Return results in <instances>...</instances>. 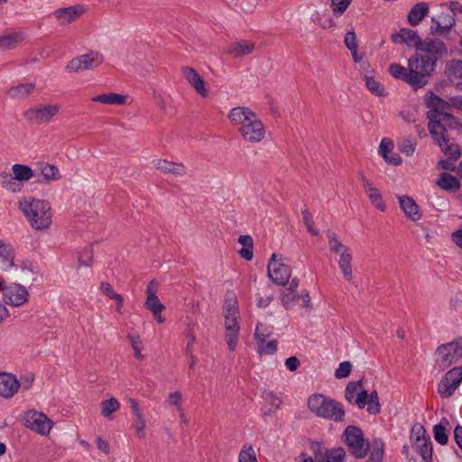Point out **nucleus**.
I'll return each mask as SVG.
<instances>
[{
  "label": "nucleus",
  "mask_w": 462,
  "mask_h": 462,
  "mask_svg": "<svg viewBox=\"0 0 462 462\" xmlns=\"http://www.w3.org/2000/svg\"><path fill=\"white\" fill-rule=\"evenodd\" d=\"M344 43L349 51H355V48H358L357 38L355 32H347L345 35Z\"/></svg>",
  "instance_id": "obj_61"
},
{
  "label": "nucleus",
  "mask_w": 462,
  "mask_h": 462,
  "mask_svg": "<svg viewBox=\"0 0 462 462\" xmlns=\"http://www.w3.org/2000/svg\"><path fill=\"white\" fill-rule=\"evenodd\" d=\"M436 185L448 192H456L460 189V181L458 179L447 172H443L439 175Z\"/></svg>",
  "instance_id": "obj_32"
},
{
  "label": "nucleus",
  "mask_w": 462,
  "mask_h": 462,
  "mask_svg": "<svg viewBox=\"0 0 462 462\" xmlns=\"http://www.w3.org/2000/svg\"><path fill=\"white\" fill-rule=\"evenodd\" d=\"M238 462H258L256 453L252 446L245 445L238 457Z\"/></svg>",
  "instance_id": "obj_52"
},
{
  "label": "nucleus",
  "mask_w": 462,
  "mask_h": 462,
  "mask_svg": "<svg viewBox=\"0 0 462 462\" xmlns=\"http://www.w3.org/2000/svg\"><path fill=\"white\" fill-rule=\"evenodd\" d=\"M257 350L262 355H273L277 350L276 340H258L255 341Z\"/></svg>",
  "instance_id": "obj_50"
},
{
  "label": "nucleus",
  "mask_w": 462,
  "mask_h": 462,
  "mask_svg": "<svg viewBox=\"0 0 462 462\" xmlns=\"http://www.w3.org/2000/svg\"><path fill=\"white\" fill-rule=\"evenodd\" d=\"M393 142L389 138H383L379 146V154L387 163L392 165H400L402 163V158L393 151Z\"/></svg>",
  "instance_id": "obj_29"
},
{
  "label": "nucleus",
  "mask_w": 462,
  "mask_h": 462,
  "mask_svg": "<svg viewBox=\"0 0 462 462\" xmlns=\"http://www.w3.org/2000/svg\"><path fill=\"white\" fill-rule=\"evenodd\" d=\"M224 317H239L238 300L234 292H227L223 304Z\"/></svg>",
  "instance_id": "obj_35"
},
{
  "label": "nucleus",
  "mask_w": 462,
  "mask_h": 462,
  "mask_svg": "<svg viewBox=\"0 0 462 462\" xmlns=\"http://www.w3.org/2000/svg\"><path fill=\"white\" fill-rule=\"evenodd\" d=\"M30 293L26 287L19 283L6 285L2 296L3 303L6 306L19 308L29 301Z\"/></svg>",
  "instance_id": "obj_12"
},
{
  "label": "nucleus",
  "mask_w": 462,
  "mask_h": 462,
  "mask_svg": "<svg viewBox=\"0 0 462 462\" xmlns=\"http://www.w3.org/2000/svg\"><path fill=\"white\" fill-rule=\"evenodd\" d=\"M310 411L319 417L340 421L345 416L342 405L322 394H313L308 400Z\"/></svg>",
  "instance_id": "obj_5"
},
{
  "label": "nucleus",
  "mask_w": 462,
  "mask_h": 462,
  "mask_svg": "<svg viewBox=\"0 0 462 462\" xmlns=\"http://www.w3.org/2000/svg\"><path fill=\"white\" fill-rule=\"evenodd\" d=\"M408 65L410 85L416 88L425 86L435 69V60L429 55L414 54L409 59Z\"/></svg>",
  "instance_id": "obj_4"
},
{
  "label": "nucleus",
  "mask_w": 462,
  "mask_h": 462,
  "mask_svg": "<svg viewBox=\"0 0 462 462\" xmlns=\"http://www.w3.org/2000/svg\"><path fill=\"white\" fill-rule=\"evenodd\" d=\"M416 450L421 455L424 460L428 461L431 458L432 447L430 437L424 439H418L412 443Z\"/></svg>",
  "instance_id": "obj_43"
},
{
  "label": "nucleus",
  "mask_w": 462,
  "mask_h": 462,
  "mask_svg": "<svg viewBox=\"0 0 462 462\" xmlns=\"http://www.w3.org/2000/svg\"><path fill=\"white\" fill-rule=\"evenodd\" d=\"M398 202L405 217L411 221H419L422 217V212L417 202L410 196H398Z\"/></svg>",
  "instance_id": "obj_21"
},
{
  "label": "nucleus",
  "mask_w": 462,
  "mask_h": 462,
  "mask_svg": "<svg viewBox=\"0 0 462 462\" xmlns=\"http://www.w3.org/2000/svg\"><path fill=\"white\" fill-rule=\"evenodd\" d=\"M79 263L83 266H90L93 263L92 248L87 247L79 256Z\"/></svg>",
  "instance_id": "obj_60"
},
{
  "label": "nucleus",
  "mask_w": 462,
  "mask_h": 462,
  "mask_svg": "<svg viewBox=\"0 0 462 462\" xmlns=\"http://www.w3.org/2000/svg\"><path fill=\"white\" fill-rule=\"evenodd\" d=\"M35 90V85L33 83H19L17 85L11 86L6 90V96L13 100H22L28 98Z\"/></svg>",
  "instance_id": "obj_30"
},
{
  "label": "nucleus",
  "mask_w": 462,
  "mask_h": 462,
  "mask_svg": "<svg viewBox=\"0 0 462 462\" xmlns=\"http://www.w3.org/2000/svg\"><path fill=\"white\" fill-rule=\"evenodd\" d=\"M152 167L161 173L171 174L176 178H183L188 174V168L181 162L157 158L152 160Z\"/></svg>",
  "instance_id": "obj_16"
},
{
  "label": "nucleus",
  "mask_w": 462,
  "mask_h": 462,
  "mask_svg": "<svg viewBox=\"0 0 462 462\" xmlns=\"http://www.w3.org/2000/svg\"><path fill=\"white\" fill-rule=\"evenodd\" d=\"M419 51L429 53L430 55V57L432 58L435 62L448 51L443 42L432 39L422 41Z\"/></svg>",
  "instance_id": "obj_28"
},
{
  "label": "nucleus",
  "mask_w": 462,
  "mask_h": 462,
  "mask_svg": "<svg viewBox=\"0 0 462 462\" xmlns=\"http://www.w3.org/2000/svg\"><path fill=\"white\" fill-rule=\"evenodd\" d=\"M61 106L58 103H39L26 108L22 116L31 125H48L60 115Z\"/></svg>",
  "instance_id": "obj_6"
},
{
  "label": "nucleus",
  "mask_w": 462,
  "mask_h": 462,
  "mask_svg": "<svg viewBox=\"0 0 462 462\" xmlns=\"http://www.w3.org/2000/svg\"><path fill=\"white\" fill-rule=\"evenodd\" d=\"M273 333L272 328L263 322H259L256 326L255 331H254V340H266Z\"/></svg>",
  "instance_id": "obj_51"
},
{
  "label": "nucleus",
  "mask_w": 462,
  "mask_h": 462,
  "mask_svg": "<svg viewBox=\"0 0 462 462\" xmlns=\"http://www.w3.org/2000/svg\"><path fill=\"white\" fill-rule=\"evenodd\" d=\"M120 407L121 404L119 401L115 397H111L100 402V413L104 418L113 420L114 413L118 411Z\"/></svg>",
  "instance_id": "obj_36"
},
{
  "label": "nucleus",
  "mask_w": 462,
  "mask_h": 462,
  "mask_svg": "<svg viewBox=\"0 0 462 462\" xmlns=\"http://www.w3.org/2000/svg\"><path fill=\"white\" fill-rule=\"evenodd\" d=\"M462 382V365L448 370L440 380L438 392L441 397H450Z\"/></svg>",
  "instance_id": "obj_13"
},
{
  "label": "nucleus",
  "mask_w": 462,
  "mask_h": 462,
  "mask_svg": "<svg viewBox=\"0 0 462 462\" xmlns=\"http://www.w3.org/2000/svg\"><path fill=\"white\" fill-rule=\"evenodd\" d=\"M20 390L18 379L13 374L0 373V397L11 399Z\"/></svg>",
  "instance_id": "obj_19"
},
{
  "label": "nucleus",
  "mask_w": 462,
  "mask_h": 462,
  "mask_svg": "<svg viewBox=\"0 0 462 462\" xmlns=\"http://www.w3.org/2000/svg\"><path fill=\"white\" fill-rule=\"evenodd\" d=\"M136 437L143 439L145 437L146 420L144 416L134 417L132 424Z\"/></svg>",
  "instance_id": "obj_54"
},
{
  "label": "nucleus",
  "mask_w": 462,
  "mask_h": 462,
  "mask_svg": "<svg viewBox=\"0 0 462 462\" xmlns=\"http://www.w3.org/2000/svg\"><path fill=\"white\" fill-rule=\"evenodd\" d=\"M364 390L361 381L351 382L346 388L345 397L349 402L355 403L357 396H359L360 393Z\"/></svg>",
  "instance_id": "obj_46"
},
{
  "label": "nucleus",
  "mask_w": 462,
  "mask_h": 462,
  "mask_svg": "<svg viewBox=\"0 0 462 462\" xmlns=\"http://www.w3.org/2000/svg\"><path fill=\"white\" fill-rule=\"evenodd\" d=\"M166 403L174 408L180 414L181 420H185V414L183 410V395L180 391H174L170 393L166 398Z\"/></svg>",
  "instance_id": "obj_39"
},
{
  "label": "nucleus",
  "mask_w": 462,
  "mask_h": 462,
  "mask_svg": "<svg viewBox=\"0 0 462 462\" xmlns=\"http://www.w3.org/2000/svg\"><path fill=\"white\" fill-rule=\"evenodd\" d=\"M105 61L104 55L97 51H89L71 59L66 65V70L77 73L85 70L95 69Z\"/></svg>",
  "instance_id": "obj_10"
},
{
  "label": "nucleus",
  "mask_w": 462,
  "mask_h": 462,
  "mask_svg": "<svg viewBox=\"0 0 462 462\" xmlns=\"http://www.w3.org/2000/svg\"><path fill=\"white\" fill-rule=\"evenodd\" d=\"M339 260H338V266L343 273V276L347 281H350L353 277V271H352V253L351 250L348 249L346 252L341 253L338 254Z\"/></svg>",
  "instance_id": "obj_37"
},
{
  "label": "nucleus",
  "mask_w": 462,
  "mask_h": 462,
  "mask_svg": "<svg viewBox=\"0 0 462 462\" xmlns=\"http://www.w3.org/2000/svg\"><path fill=\"white\" fill-rule=\"evenodd\" d=\"M92 101L112 106H129L133 103V99L129 95H123L114 92H108L96 96L92 97Z\"/></svg>",
  "instance_id": "obj_25"
},
{
  "label": "nucleus",
  "mask_w": 462,
  "mask_h": 462,
  "mask_svg": "<svg viewBox=\"0 0 462 462\" xmlns=\"http://www.w3.org/2000/svg\"><path fill=\"white\" fill-rule=\"evenodd\" d=\"M430 6L425 2L417 3L408 14L407 20L411 26L418 25L429 14Z\"/></svg>",
  "instance_id": "obj_31"
},
{
  "label": "nucleus",
  "mask_w": 462,
  "mask_h": 462,
  "mask_svg": "<svg viewBox=\"0 0 462 462\" xmlns=\"http://www.w3.org/2000/svg\"><path fill=\"white\" fill-rule=\"evenodd\" d=\"M14 252L11 245L0 240V264L5 270L14 266Z\"/></svg>",
  "instance_id": "obj_33"
},
{
  "label": "nucleus",
  "mask_w": 462,
  "mask_h": 462,
  "mask_svg": "<svg viewBox=\"0 0 462 462\" xmlns=\"http://www.w3.org/2000/svg\"><path fill=\"white\" fill-rule=\"evenodd\" d=\"M41 173L46 183L59 180L61 178L59 169L52 164L43 165L41 169Z\"/></svg>",
  "instance_id": "obj_45"
},
{
  "label": "nucleus",
  "mask_w": 462,
  "mask_h": 462,
  "mask_svg": "<svg viewBox=\"0 0 462 462\" xmlns=\"http://www.w3.org/2000/svg\"><path fill=\"white\" fill-rule=\"evenodd\" d=\"M264 399L266 402H269V404L271 406V408H270L271 411H275L282 405V400L279 397L275 396L272 393H265Z\"/></svg>",
  "instance_id": "obj_63"
},
{
  "label": "nucleus",
  "mask_w": 462,
  "mask_h": 462,
  "mask_svg": "<svg viewBox=\"0 0 462 462\" xmlns=\"http://www.w3.org/2000/svg\"><path fill=\"white\" fill-rule=\"evenodd\" d=\"M389 72L394 79H402L410 84L409 66L406 68L400 64L393 63L389 66Z\"/></svg>",
  "instance_id": "obj_48"
},
{
  "label": "nucleus",
  "mask_w": 462,
  "mask_h": 462,
  "mask_svg": "<svg viewBox=\"0 0 462 462\" xmlns=\"http://www.w3.org/2000/svg\"><path fill=\"white\" fill-rule=\"evenodd\" d=\"M8 174L14 180L23 183L33 177V171L27 165L16 163L12 166L11 172Z\"/></svg>",
  "instance_id": "obj_34"
},
{
  "label": "nucleus",
  "mask_w": 462,
  "mask_h": 462,
  "mask_svg": "<svg viewBox=\"0 0 462 462\" xmlns=\"http://www.w3.org/2000/svg\"><path fill=\"white\" fill-rule=\"evenodd\" d=\"M365 85L368 90L378 97L386 96L385 88L383 84L375 78L371 76H365Z\"/></svg>",
  "instance_id": "obj_49"
},
{
  "label": "nucleus",
  "mask_w": 462,
  "mask_h": 462,
  "mask_svg": "<svg viewBox=\"0 0 462 462\" xmlns=\"http://www.w3.org/2000/svg\"><path fill=\"white\" fill-rule=\"evenodd\" d=\"M346 452L342 448H332L325 455L327 462H344Z\"/></svg>",
  "instance_id": "obj_55"
},
{
  "label": "nucleus",
  "mask_w": 462,
  "mask_h": 462,
  "mask_svg": "<svg viewBox=\"0 0 462 462\" xmlns=\"http://www.w3.org/2000/svg\"><path fill=\"white\" fill-rule=\"evenodd\" d=\"M391 39L396 44H405L408 47L415 48L417 51L420 50L422 42L418 33L408 28H402L398 32L393 33Z\"/></svg>",
  "instance_id": "obj_20"
},
{
  "label": "nucleus",
  "mask_w": 462,
  "mask_h": 462,
  "mask_svg": "<svg viewBox=\"0 0 462 462\" xmlns=\"http://www.w3.org/2000/svg\"><path fill=\"white\" fill-rule=\"evenodd\" d=\"M383 454V444L382 441H374L373 445V450L371 452L370 458L373 461H380Z\"/></svg>",
  "instance_id": "obj_62"
},
{
  "label": "nucleus",
  "mask_w": 462,
  "mask_h": 462,
  "mask_svg": "<svg viewBox=\"0 0 462 462\" xmlns=\"http://www.w3.org/2000/svg\"><path fill=\"white\" fill-rule=\"evenodd\" d=\"M353 0H330V7L336 16L342 15Z\"/></svg>",
  "instance_id": "obj_53"
},
{
  "label": "nucleus",
  "mask_w": 462,
  "mask_h": 462,
  "mask_svg": "<svg viewBox=\"0 0 462 462\" xmlns=\"http://www.w3.org/2000/svg\"><path fill=\"white\" fill-rule=\"evenodd\" d=\"M449 430L450 427L448 420L447 419H442L440 422L433 428L435 440L441 445H445L448 439V431Z\"/></svg>",
  "instance_id": "obj_40"
},
{
  "label": "nucleus",
  "mask_w": 462,
  "mask_h": 462,
  "mask_svg": "<svg viewBox=\"0 0 462 462\" xmlns=\"http://www.w3.org/2000/svg\"><path fill=\"white\" fill-rule=\"evenodd\" d=\"M448 73L450 77L462 79V60H452L448 64Z\"/></svg>",
  "instance_id": "obj_56"
},
{
  "label": "nucleus",
  "mask_w": 462,
  "mask_h": 462,
  "mask_svg": "<svg viewBox=\"0 0 462 462\" xmlns=\"http://www.w3.org/2000/svg\"><path fill=\"white\" fill-rule=\"evenodd\" d=\"M238 243L242 246L238 251L240 256L247 261L252 260L254 256V241L252 236L248 235L240 236Z\"/></svg>",
  "instance_id": "obj_38"
},
{
  "label": "nucleus",
  "mask_w": 462,
  "mask_h": 462,
  "mask_svg": "<svg viewBox=\"0 0 462 462\" xmlns=\"http://www.w3.org/2000/svg\"><path fill=\"white\" fill-rule=\"evenodd\" d=\"M461 358L462 338L440 345L434 353L435 365L441 370L448 368Z\"/></svg>",
  "instance_id": "obj_7"
},
{
  "label": "nucleus",
  "mask_w": 462,
  "mask_h": 462,
  "mask_svg": "<svg viewBox=\"0 0 462 462\" xmlns=\"http://www.w3.org/2000/svg\"><path fill=\"white\" fill-rule=\"evenodd\" d=\"M101 292L107 296L109 299L116 301V310L117 312L122 313L124 298L122 295L116 293L109 283L102 282L100 285Z\"/></svg>",
  "instance_id": "obj_41"
},
{
  "label": "nucleus",
  "mask_w": 462,
  "mask_h": 462,
  "mask_svg": "<svg viewBox=\"0 0 462 462\" xmlns=\"http://www.w3.org/2000/svg\"><path fill=\"white\" fill-rule=\"evenodd\" d=\"M267 273L273 283L286 285L291 275L288 259L281 254L273 253L267 264Z\"/></svg>",
  "instance_id": "obj_8"
},
{
  "label": "nucleus",
  "mask_w": 462,
  "mask_h": 462,
  "mask_svg": "<svg viewBox=\"0 0 462 462\" xmlns=\"http://www.w3.org/2000/svg\"><path fill=\"white\" fill-rule=\"evenodd\" d=\"M225 339L230 351H235L238 343L240 330L239 317H224Z\"/></svg>",
  "instance_id": "obj_18"
},
{
  "label": "nucleus",
  "mask_w": 462,
  "mask_h": 462,
  "mask_svg": "<svg viewBox=\"0 0 462 462\" xmlns=\"http://www.w3.org/2000/svg\"><path fill=\"white\" fill-rule=\"evenodd\" d=\"M439 147L450 159H457L460 155V151L457 144L449 143V142L442 143V146Z\"/></svg>",
  "instance_id": "obj_59"
},
{
  "label": "nucleus",
  "mask_w": 462,
  "mask_h": 462,
  "mask_svg": "<svg viewBox=\"0 0 462 462\" xmlns=\"http://www.w3.org/2000/svg\"><path fill=\"white\" fill-rule=\"evenodd\" d=\"M254 43L250 41H237L229 43L223 53L230 55L232 58H243L251 54L254 51Z\"/></svg>",
  "instance_id": "obj_23"
},
{
  "label": "nucleus",
  "mask_w": 462,
  "mask_h": 462,
  "mask_svg": "<svg viewBox=\"0 0 462 462\" xmlns=\"http://www.w3.org/2000/svg\"><path fill=\"white\" fill-rule=\"evenodd\" d=\"M1 180L2 187L12 193H19L23 189V183L14 180L6 172H3L1 174Z\"/></svg>",
  "instance_id": "obj_42"
},
{
  "label": "nucleus",
  "mask_w": 462,
  "mask_h": 462,
  "mask_svg": "<svg viewBox=\"0 0 462 462\" xmlns=\"http://www.w3.org/2000/svg\"><path fill=\"white\" fill-rule=\"evenodd\" d=\"M426 438H429V436H427L424 427L420 423L414 424L411 432V439L412 443L418 441V439L420 440Z\"/></svg>",
  "instance_id": "obj_58"
},
{
  "label": "nucleus",
  "mask_w": 462,
  "mask_h": 462,
  "mask_svg": "<svg viewBox=\"0 0 462 462\" xmlns=\"http://www.w3.org/2000/svg\"><path fill=\"white\" fill-rule=\"evenodd\" d=\"M345 442L350 451L356 457H364L367 454L369 445L363 436L360 429L355 426H348L344 432Z\"/></svg>",
  "instance_id": "obj_11"
},
{
  "label": "nucleus",
  "mask_w": 462,
  "mask_h": 462,
  "mask_svg": "<svg viewBox=\"0 0 462 462\" xmlns=\"http://www.w3.org/2000/svg\"><path fill=\"white\" fill-rule=\"evenodd\" d=\"M87 12L88 7L85 5L77 4L59 8L52 13V15L60 25L68 26L80 19Z\"/></svg>",
  "instance_id": "obj_14"
},
{
  "label": "nucleus",
  "mask_w": 462,
  "mask_h": 462,
  "mask_svg": "<svg viewBox=\"0 0 462 462\" xmlns=\"http://www.w3.org/2000/svg\"><path fill=\"white\" fill-rule=\"evenodd\" d=\"M425 102L430 108L428 112L430 133L434 141L442 146V143L449 142L454 131H459L461 123L448 112L450 105L435 94H428Z\"/></svg>",
  "instance_id": "obj_1"
},
{
  "label": "nucleus",
  "mask_w": 462,
  "mask_h": 462,
  "mask_svg": "<svg viewBox=\"0 0 462 462\" xmlns=\"http://www.w3.org/2000/svg\"><path fill=\"white\" fill-rule=\"evenodd\" d=\"M155 287L156 283L154 282H151L147 286L144 307L152 312L155 321L162 324L165 321V319L162 316V312L165 310V306L157 297Z\"/></svg>",
  "instance_id": "obj_15"
},
{
  "label": "nucleus",
  "mask_w": 462,
  "mask_h": 462,
  "mask_svg": "<svg viewBox=\"0 0 462 462\" xmlns=\"http://www.w3.org/2000/svg\"><path fill=\"white\" fill-rule=\"evenodd\" d=\"M327 237L329 250L337 255L349 249L339 240L338 236L335 233L328 232Z\"/></svg>",
  "instance_id": "obj_47"
},
{
  "label": "nucleus",
  "mask_w": 462,
  "mask_h": 462,
  "mask_svg": "<svg viewBox=\"0 0 462 462\" xmlns=\"http://www.w3.org/2000/svg\"><path fill=\"white\" fill-rule=\"evenodd\" d=\"M226 117L230 124L237 128L241 138L245 143H258L265 138L266 130L263 123L249 107H233Z\"/></svg>",
  "instance_id": "obj_2"
},
{
  "label": "nucleus",
  "mask_w": 462,
  "mask_h": 462,
  "mask_svg": "<svg viewBox=\"0 0 462 462\" xmlns=\"http://www.w3.org/2000/svg\"><path fill=\"white\" fill-rule=\"evenodd\" d=\"M23 420L27 429L42 437L49 436L54 426V421L51 418L35 409L25 411Z\"/></svg>",
  "instance_id": "obj_9"
},
{
  "label": "nucleus",
  "mask_w": 462,
  "mask_h": 462,
  "mask_svg": "<svg viewBox=\"0 0 462 462\" xmlns=\"http://www.w3.org/2000/svg\"><path fill=\"white\" fill-rule=\"evenodd\" d=\"M362 185L365 192L371 204L379 211L384 212L386 209V204L383 199L381 191L367 179L363 178Z\"/></svg>",
  "instance_id": "obj_24"
},
{
  "label": "nucleus",
  "mask_w": 462,
  "mask_h": 462,
  "mask_svg": "<svg viewBox=\"0 0 462 462\" xmlns=\"http://www.w3.org/2000/svg\"><path fill=\"white\" fill-rule=\"evenodd\" d=\"M456 24L454 15L442 14L439 18L432 17L430 31L434 35H443L449 32Z\"/></svg>",
  "instance_id": "obj_26"
},
{
  "label": "nucleus",
  "mask_w": 462,
  "mask_h": 462,
  "mask_svg": "<svg viewBox=\"0 0 462 462\" xmlns=\"http://www.w3.org/2000/svg\"><path fill=\"white\" fill-rule=\"evenodd\" d=\"M352 364L348 361L340 363L338 367L335 371V377L337 379L347 377L352 371Z\"/></svg>",
  "instance_id": "obj_57"
},
{
  "label": "nucleus",
  "mask_w": 462,
  "mask_h": 462,
  "mask_svg": "<svg viewBox=\"0 0 462 462\" xmlns=\"http://www.w3.org/2000/svg\"><path fill=\"white\" fill-rule=\"evenodd\" d=\"M354 404L357 405L358 408H364L367 405V411L370 414H377L381 410L378 393L375 391L369 393L366 390H364L357 396Z\"/></svg>",
  "instance_id": "obj_22"
},
{
  "label": "nucleus",
  "mask_w": 462,
  "mask_h": 462,
  "mask_svg": "<svg viewBox=\"0 0 462 462\" xmlns=\"http://www.w3.org/2000/svg\"><path fill=\"white\" fill-rule=\"evenodd\" d=\"M18 208L34 231H45L53 224L54 211L49 200L33 196L20 198Z\"/></svg>",
  "instance_id": "obj_3"
},
{
  "label": "nucleus",
  "mask_w": 462,
  "mask_h": 462,
  "mask_svg": "<svg viewBox=\"0 0 462 462\" xmlns=\"http://www.w3.org/2000/svg\"><path fill=\"white\" fill-rule=\"evenodd\" d=\"M27 39L25 32L14 31L0 36V51H11Z\"/></svg>",
  "instance_id": "obj_27"
},
{
  "label": "nucleus",
  "mask_w": 462,
  "mask_h": 462,
  "mask_svg": "<svg viewBox=\"0 0 462 462\" xmlns=\"http://www.w3.org/2000/svg\"><path fill=\"white\" fill-rule=\"evenodd\" d=\"M34 374H27L21 377L20 380H18V383L20 384V389L23 388L24 391H28L32 388V383L34 382Z\"/></svg>",
  "instance_id": "obj_64"
},
{
  "label": "nucleus",
  "mask_w": 462,
  "mask_h": 462,
  "mask_svg": "<svg viewBox=\"0 0 462 462\" xmlns=\"http://www.w3.org/2000/svg\"><path fill=\"white\" fill-rule=\"evenodd\" d=\"M182 73L187 82L197 94L204 98L208 97L209 90L207 82L196 69L190 67H184Z\"/></svg>",
  "instance_id": "obj_17"
},
{
  "label": "nucleus",
  "mask_w": 462,
  "mask_h": 462,
  "mask_svg": "<svg viewBox=\"0 0 462 462\" xmlns=\"http://www.w3.org/2000/svg\"><path fill=\"white\" fill-rule=\"evenodd\" d=\"M127 340L132 347L134 356L139 360L143 361L145 356L143 355L142 351L143 350L144 346L140 338V336L138 335H128Z\"/></svg>",
  "instance_id": "obj_44"
}]
</instances>
